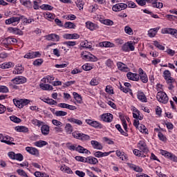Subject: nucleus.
<instances>
[{"label": "nucleus", "instance_id": "1", "mask_svg": "<svg viewBox=\"0 0 177 177\" xmlns=\"http://www.w3.org/2000/svg\"><path fill=\"white\" fill-rule=\"evenodd\" d=\"M72 136L75 138V139H78V140H82V142H87L88 140H91V136L84 133H80L79 131H73L72 133Z\"/></svg>", "mask_w": 177, "mask_h": 177}, {"label": "nucleus", "instance_id": "2", "mask_svg": "<svg viewBox=\"0 0 177 177\" xmlns=\"http://www.w3.org/2000/svg\"><path fill=\"white\" fill-rule=\"evenodd\" d=\"M24 16L23 15H18L17 17H11L10 18L6 19L5 21L6 24L10 25L12 24L13 26H17L19 23H20V20L24 19Z\"/></svg>", "mask_w": 177, "mask_h": 177}, {"label": "nucleus", "instance_id": "3", "mask_svg": "<svg viewBox=\"0 0 177 177\" xmlns=\"http://www.w3.org/2000/svg\"><path fill=\"white\" fill-rule=\"evenodd\" d=\"M30 102V100L28 99L13 100L14 104L19 109H23L24 106L29 104Z\"/></svg>", "mask_w": 177, "mask_h": 177}, {"label": "nucleus", "instance_id": "4", "mask_svg": "<svg viewBox=\"0 0 177 177\" xmlns=\"http://www.w3.org/2000/svg\"><path fill=\"white\" fill-rule=\"evenodd\" d=\"M157 100L160 102V103H163V104H167L168 103V95H167V93L162 91H159L157 93L156 95Z\"/></svg>", "mask_w": 177, "mask_h": 177}, {"label": "nucleus", "instance_id": "5", "mask_svg": "<svg viewBox=\"0 0 177 177\" xmlns=\"http://www.w3.org/2000/svg\"><path fill=\"white\" fill-rule=\"evenodd\" d=\"M86 122L88 124V125H90L93 128H97V129H102V128H103V124L97 121H93L91 119H87L86 120Z\"/></svg>", "mask_w": 177, "mask_h": 177}, {"label": "nucleus", "instance_id": "6", "mask_svg": "<svg viewBox=\"0 0 177 177\" xmlns=\"http://www.w3.org/2000/svg\"><path fill=\"white\" fill-rule=\"evenodd\" d=\"M128 8V6L124 3H119L118 4L114 5L112 7V10L113 12H121V10H125Z\"/></svg>", "mask_w": 177, "mask_h": 177}, {"label": "nucleus", "instance_id": "7", "mask_svg": "<svg viewBox=\"0 0 177 177\" xmlns=\"http://www.w3.org/2000/svg\"><path fill=\"white\" fill-rule=\"evenodd\" d=\"M138 73L139 78H140L142 82H143V84H147V82H149L147 74H146V73H145L143 69H142L141 68L138 69Z\"/></svg>", "mask_w": 177, "mask_h": 177}, {"label": "nucleus", "instance_id": "8", "mask_svg": "<svg viewBox=\"0 0 177 177\" xmlns=\"http://www.w3.org/2000/svg\"><path fill=\"white\" fill-rule=\"evenodd\" d=\"M8 157L11 158V160H17V161H23V156L21 153H15L13 151L8 153Z\"/></svg>", "mask_w": 177, "mask_h": 177}, {"label": "nucleus", "instance_id": "9", "mask_svg": "<svg viewBox=\"0 0 177 177\" xmlns=\"http://www.w3.org/2000/svg\"><path fill=\"white\" fill-rule=\"evenodd\" d=\"M41 57V53H39V51H31L30 53H26L24 55V58L25 59H35V57Z\"/></svg>", "mask_w": 177, "mask_h": 177}, {"label": "nucleus", "instance_id": "10", "mask_svg": "<svg viewBox=\"0 0 177 177\" xmlns=\"http://www.w3.org/2000/svg\"><path fill=\"white\" fill-rule=\"evenodd\" d=\"M138 147L142 151V153H148L149 148H147V145H146V142L143 140L139 141L138 144Z\"/></svg>", "mask_w": 177, "mask_h": 177}, {"label": "nucleus", "instance_id": "11", "mask_svg": "<svg viewBox=\"0 0 177 177\" xmlns=\"http://www.w3.org/2000/svg\"><path fill=\"white\" fill-rule=\"evenodd\" d=\"M161 32L162 34H170L171 35H174V37H176L177 30L171 28H165L162 29Z\"/></svg>", "mask_w": 177, "mask_h": 177}, {"label": "nucleus", "instance_id": "12", "mask_svg": "<svg viewBox=\"0 0 177 177\" xmlns=\"http://www.w3.org/2000/svg\"><path fill=\"white\" fill-rule=\"evenodd\" d=\"M47 41H53L54 42H59L60 41V37L56 34H50L46 36Z\"/></svg>", "mask_w": 177, "mask_h": 177}, {"label": "nucleus", "instance_id": "13", "mask_svg": "<svg viewBox=\"0 0 177 177\" xmlns=\"http://www.w3.org/2000/svg\"><path fill=\"white\" fill-rule=\"evenodd\" d=\"M26 150L32 156H39V151L35 147H26Z\"/></svg>", "mask_w": 177, "mask_h": 177}, {"label": "nucleus", "instance_id": "14", "mask_svg": "<svg viewBox=\"0 0 177 177\" xmlns=\"http://www.w3.org/2000/svg\"><path fill=\"white\" fill-rule=\"evenodd\" d=\"M101 119L104 122H111L113 121V114L111 113H104L101 115Z\"/></svg>", "mask_w": 177, "mask_h": 177}, {"label": "nucleus", "instance_id": "15", "mask_svg": "<svg viewBox=\"0 0 177 177\" xmlns=\"http://www.w3.org/2000/svg\"><path fill=\"white\" fill-rule=\"evenodd\" d=\"M63 38L64 39H78V38H80V35H78L77 33H65L63 35Z\"/></svg>", "mask_w": 177, "mask_h": 177}, {"label": "nucleus", "instance_id": "16", "mask_svg": "<svg viewBox=\"0 0 177 177\" xmlns=\"http://www.w3.org/2000/svg\"><path fill=\"white\" fill-rule=\"evenodd\" d=\"M86 27L88 30H91V31H93L94 30H97L99 28V26L91 21H87L86 22Z\"/></svg>", "mask_w": 177, "mask_h": 177}, {"label": "nucleus", "instance_id": "17", "mask_svg": "<svg viewBox=\"0 0 177 177\" xmlns=\"http://www.w3.org/2000/svg\"><path fill=\"white\" fill-rule=\"evenodd\" d=\"M91 145L92 147H93L95 150H102L103 149V145L100 144V142L96 141V140H91Z\"/></svg>", "mask_w": 177, "mask_h": 177}, {"label": "nucleus", "instance_id": "18", "mask_svg": "<svg viewBox=\"0 0 177 177\" xmlns=\"http://www.w3.org/2000/svg\"><path fill=\"white\" fill-rule=\"evenodd\" d=\"M113 151H109V152H102V151H95L94 153L95 157H97V158H102V157H107V156H109L111 153Z\"/></svg>", "mask_w": 177, "mask_h": 177}, {"label": "nucleus", "instance_id": "19", "mask_svg": "<svg viewBox=\"0 0 177 177\" xmlns=\"http://www.w3.org/2000/svg\"><path fill=\"white\" fill-rule=\"evenodd\" d=\"M117 67L120 71H124L125 73H128V71H129L128 66H127V65L122 62H118Z\"/></svg>", "mask_w": 177, "mask_h": 177}, {"label": "nucleus", "instance_id": "20", "mask_svg": "<svg viewBox=\"0 0 177 177\" xmlns=\"http://www.w3.org/2000/svg\"><path fill=\"white\" fill-rule=\"evenodd\" d=\"M24 72V68L21 65H18L15 67V70L12 71V74L19 75L23 74Z\"/></svg>", "mask_w": 177, "mask_h": 177}, {"label": "nucleus", "instance_id": "21", "mask_svg": "<svg viewBox=\"0 0 177 177\" xmlns=\"http://www.w3.org/2000/svg\"><path fill=\"white\" fill-rule=\"evenodd\" d=\"M41 131L42 135H44V136H46V135H49L50 127L48 126V124H41Z\"/></svg>", "mask_w": 177, "mask_h": 177}, {"label": "nucleus", "instance_id": "22", "mask_svg": "<svg viewBox=\"0 0 177 177\" xmlns=\"http://www.w3.org/2000/svg\"><path fill=\"white\" fill-rule=\"evenodd\" d=\"M127 77L129 80L131 81H139V75L137 73H132L131 72L127 74Z\"/></svg>", "mask_w": 177, "mask_h": 177}, {"label": "nucleus", "instance_id": "23", "mask_svg": "<svg viewBox=\"0 0 177 177\" xmlns=\"http://www.w3.org/2000/svg\"><path fill=\"white\" fill-rule=\"evenodd\" d=\"M137 97L138 100H140V102H142L144 103H146L147 102V98H146V95H145L144 92L138 91L137 94Z\"/></svg>", "mask_w": 177, "mask_h": 177}, {"label": "nucleus", "instance_id": "24", "mask_svg": "<svg viewBox=\"0 0 177 177\" xmlns=\"http://www.w3.org/2000/svg\"><path fill=\"white\" fill-rule=\"evenodd\" d=\"M8 31L15 34V35H23L24 34L23 31L17 28H8Z\"/></svg>", "mask_w": 177, "mask_h": 177}, {"label": "nucleus", "instance_id": "25", "mask_svg": "<svg viewBox=\"0 0 177 177\" xmlns=\"http://www.w3.org/2000/svg\"><path fill=\"white\" fill-rule=\"evenodd\" d=\"M20 3L25 6V8H28V9L32 8V3L30 0H20Z\"/></svg>", "mask_w": 177, "mask_h": 177}, {"label": "nucleus", "instance_id": "26", "mask_svg": "<svg viewBox=\"0 0 177 177\" xmlns=\"http://www.w3.org/2000/svg\"><path fill=\"white\" fill-rule=\"evenodd\" d=\"M99 46L101 48H114V44L109 41H102L99 44Z\"/></svg>", "mask_w": 177, "mask_h": 177}, {"label": "nucleus", "instance_id": "27", "mask_svg": "<svg viewBox=\"0 0 177 177\" xmlns=\"http://www.w3.org/2000/svg\"><path fill=\"white\" fill-rule=\"evenodd\" d=\"M77 151V153H85V154H88V153H89V154H91V151H89V150L84 148V147L81 146V145H78L76 147V151Z\"/></svg>", "mask_w": 177, "mask_h": 177}, {"label": "nucleus", "instance_id": "28", "mask_svg": "<svg viewBox=\"0 0 177 177\" xmlns=\"http://www.w3.org/2000/svg\"><path fill=\"white\" fill-rule=\"evenodd\" d=\"M88 164H92L93 165H95V164H97L99 162V160H97V158L92 156H89L86 158V162Z\"/></svg>", "mask_w": 177, "mask_h": 177}, {"label": "nucleus", "instance_id": "29", "mask_svg": "<svg viewBox=\"0 0 177 177\" xmlns=\"http://www.w3.org/2000/svg\"><path fill=\"white\" fill-rule=\"evenodd\" d=\"M158 30H160V28H151L148 31V35L150 37V38H153V37H156V34L158 32Z\"/></svg>", "mask_w": 177, "mask_h": 177}, {"label": "nucleus", "instance_id": "30", "mask_svg": "<svg viewBox=\"0 0 177 177\" xmlns=\"http://www.w3.org/2000/svg\"><path fill=\"white\" fill-rule=\"evenodd\" d=\"M12 140V137L9 136H3V139L1 140L2 143H6V145H15V143L10 142Z\"/></svg>", "mask_w": 177, "mask_h": 177}, {"label": "nucleus", "instance_id": "31", "mask_svg": "<svg viewBox=\"0 0 177 177\" xmlns=\"http://www.w3.org/2000/svg\"><path fill=\"white\" fill-rule=\"evenodd\" d=\"M42 102H44V103H47V104H50V105H56L57 104V102H56L53 99L50 98H40Z\"/></svg>", "mask_w": 177, "mask_h": 177}, {"label": "nucleus", "instance_id": "32", "mask_svg": "<svg viewBox=\"0 0 177 177\" xmlns=\"http://www.w3.org/2000/svg\"><path fill=\"white\" fill-rule=\"evenodd\" d=\"M128 166L131 169H133V171H135V172H142L143 169L140 168L139 166H136L132 163H129Z\"/></svg>", "mask_w": 177, "mask_h": 177}, {"label": "nucleus", "instance_id": "33", "mask_svg": "<svg viewBox=\"0 0 177 177\" xmlns=\"http://www.w3.org/2000/svg\"><path fill=\"white\" fill-rule=\"evenodd\" d=\"M115 153L116 156L119 157L122 161H125L127 160L128 158L127 157V155H125V153L121 152V151L120 150H117Z\"/></svg>", "mask_w": 177, "mask_h": 177}, {"label": "nucleus", "instance_id": "34", "mask_svg": "<svg viewBox=\"0 0 177 177\" xmlns=\"http://www.w3.org/2000/svg\"><path fill=\"white\" fill-rule=\"evenodd\" d=\"M14 66H15V64H13L11 62H4L0 65V68H3V69L10 68L13 67Z\"/></svg>", "mask_w": 177, "mask_h": 177}, {"label": "nucleus", "instance_id": "35", "mask_svg": "<svg viewBox=\"0 0 177 177\" xmlns=\"http://www.w3.org/2000/svg\"><path fill=\"white\" fill-rule=\"evenodd\" d=\"M39 86L42 91H52V89H53L51 85L44 83L40 84Z\"/></svg>", "mask_w": 177, "mask_h": 177}, {"label": "nucleus", "instance_id": "36", "mask_svg": "<svg viewBox=\"0 0 177 177\" xmlns=\"http://www.w3.org/2000/svg\"><path fill=\"white\" fill-rule=\"evenodd\" d=\"M68 121L69 122H71L72 124H76V125H79V126L82 125V120H79V119L71 118L68 119Z\"/></svg>", "mask_w": 177, "mask_h": 177}, {"label": "nucleus", "instance_id": "37", "mask_svg": "<svg viewBox=\"0 0 177 177\" xmlns=\"http://www.w3.org/2000/svg\"><path fill=\"white\" fill-rule=\"evenodd\" d=\"M163 77L165 81H169V80H174V77H171V72L169 70H165L163 72Z\"/></svg>", "mask_w": 177, "mask_h": 177}, {"label": "nucleus", "instance_id": "38", "mask_svg": "<svg viewBox=\"0 0 177 177\" xmlns=\"http://www.w3.org/2000/svg\"><path fill=\"white\" fill-rule=\"evenodd\" d=\"M65 131L68 135H71L73 133V126L70 123H67L65 126Z\"/></svg>", "mask_w": 177, "mask_h": 177}, {"label": "nucleus", "instance_id": "39", "mask_svg": "<svg viewBox=\"0 0 177 177\" xmlns=\"http://www.w3.org/2000/svg\"><path fill=\"white\" fill-rule=\"evenodd\" d=\"M48 145V142L44 140H39L34 142V145L37 147H44V146H46Z\"/></svg>", "mask_w": 177, "mask_h": 177}, {"label": "nucleus", "instance_id": "40", "mask_svg": "<svg viewBox=\"0 0 177 177\" xmlns=\"http://www.w3.org/2000/svg\"><path fill=\"white\" fill-rule=\"evenodd\" d=\"M166 82L169 85L168 89H169V91H172V89L175 88V86H174V84H175L176 82L175 79H170L166 81Z\"/></svg>", "mask_w": 177, "mask_h": 177}, {"label": "nucleus", "instance_id": "41", "mask_svg": "<svg viewBox=\"0 0 177 177\" xmlns=\"http://www.w3.org/2000/svg\"><path fill=\"white\" fill-rule=\"evenodd\" d=\"M17 132H28V128L24 126H17L15 127Z\"/></svg>", "mask_w": 177, "mask_h": 177}, {"label": "nucleus", "instance_id": "42", "mask_svg": "<svg viewBox=\"0 0 177 177\" xmlns=\"http://www.w3.org/2000/svg\"><path fill=\"white\" fill-rule=\"evenodd\" d=\"M73 97L78 103H82V97L76 92L73 93Z\"/></svg>", "mask_w": 177, "mask_h": 177}, {"label": "nucleus", "instance_id": "43", "mask_svg": "<svg viewBox=\"0 0 177 177\" xmlns=\"http://www.w3.org/2000/svg\"><path fill=\"white\" fill-rule=\"evenodd\" d=\"M60 169L62 171V172H65L66 174H73V170H71V169H70V167L64 165V166H62L60 167Z\"/></svg>", "mask_w": 177, "mask_h": 177}, {"label": "nucleus", "instance_id": "44", "mask_svg": "<svg viewBox=\"0 0 177 177\" xmlns=\"http://www.w3.org/2000/svg\"><path fill=\"white\" fill-rule=\"evenodd\" d=\"M40 9H41L42 10H53V7H52V6L49 4H42L40 6Z\"/></svg>", "mask_w": 177, "mask_h": 177}, {"label": "nucleus", "instance_id": "45", "mask_svg": "<svg viewBox=\"0 0 177 177\" xmlns=\"http://www.w3.org/2000/svg\"><path fill=\"white\" fill-rule=\"evenodd\" d=\"M66 147L67 149H68V150H71V151H76L77 149V144L73 145L71 144V142H67L66 143Z\"/></svg>", "mask_w": 177, "mask_h": 177}, {"label": "nucleus", "instance_id": "46", "mask_svg": "<svg viewBox=\"0 0 177 177\" xmlns=\"http://www.w3.org/2000/svg\"><path fill=\"white\" fill-rule=\"evenodd\" d=\"M137 129H138L140 132H142V133H147V129L146 128L145 125L140 124Z\"/></svg>", "mask_w": 177, "mask_h": 177}, {"label": "nucleus", "instance_id": "47", "mask_svg": "<svg viewBox=\"0 0 177 177\" xmlns=\"http://www.w3.org/2000/svg\"><path fill=\"white\" fill-rule=\"evenodd\" d=\"M115 128L118 129V131H119V132H120L121 135H123V136H128V133L124 131L122 128H121V125L116 124Z\"/></svg>", "mask_w": 177, "mask_h": 177}, {"label": "nucleus", "instance_id": "48", "mask_svg": "<svg viewBox=\"0 0 177 177\" xmlns=\"http://www.w3.org/2000/svg\"><path fill=\"white\" fill-rule=\"evenodd\" d=\"M99 84L100 82L98 77H94L90 82V85H91V86H96V85H99Z\"/></svg>", "mask_w": 177, "mask_h": 177}, {"label": "nucleus", "instance_id": "49", "mask_svg": "<svg viewBox=\"0 0 177 177\" xmlns=\"http://www.w3.org/2000/svg\"><path fill=\"white\" fill-rule=\"evenodd\" d=\"M54 114L56 115V117H64L67 115V112L63 111H57Z\"/></svg>", "mask_w": 177, "mask_h": 177}, {"label": "nucleus", "instance_id": "50", "mask_svg": "<svg viewBox=\"0 0 177 177\" xmlns=\"http://www.w3.org/2000/svg\"><path fill=\"white\" fill-rule=\"evenodd\" d=\"M64 28H75V24L73 22H66L64 25Z\"/></svg>", "mask_w": 177, "mask_h": 177}, {"label": "nucleus", "instance_id": "51", "mask_svg": "<svg viewBox=\"0 0 177 177\" xmlns=\"http://www.w3.org/2000/svg\"><path fill=\"white\" fill-rule=\"evenodd\" d=\"M10 121H12V122H15L16 124L21 122V119L16 117L15 115L10 116Z\"/></svg>", "mask_w": 177, "mask_h": 177}, {"label": "nucleus", "instance_id": "52", "mask_svg": "<svg viewBox=\"0 0 177 177\" xmlns=\"http://www.w3.org/2000/svg\"><path fill=\"white\" fill-rule=\"evenodd\" d=\"M39 5H41V0L34 1H33V9H35V10H38L40 8Z\"/></svg>", "mask_w": 177, "mask_h": 177}, {"label": "nucleus", "instance_id": "53", "mask_svg": "<svg viewBox=\"0 0 177 177\" xmlns=\"http://www.w3.org/2000/svg\"><path fill=\"white\" fill-rule=\"evenodd\" d=\"M32 123L33 125H35L36 127H41L44 124V122L41 120H38L37 119H33L32 120Z\"/></svg>", "mask_w": 177, "mask_h": 177}, {"label": "nucleus", "instance_id": "54", "mask_svg": "<svg viewBox=\"0 0 177 177\" xmlns=\"http://www.w3.org/2000/svg\"><path fill=\"white\" fill-rule=\"evenodd\" d=\"M105 91L106 93H109V95H113L114 94V90L113 89V87L111 86H106L105 88Z\"/></svg>", "mask_w": 177, "mask_h": 177}, {"label": "nucleus", "instance_id": "55", "mask_svg": "<svg viewBox=\"0 0 177 177\" xmlns=\"http://www.w3.org/2000/svg\"><path fill=\"white\" fill-rule=\"evenodd\" d=\"M153 45L158 48V49H160V50H164L165 49V47L157 41H153Z\"/></svg>", "mask_w": 177, "mask_h": 177}, {"label": "nucleus", "instance_id": "56", "mask_svg": "<svg viewBox=\"0 0 177 177\" xmlns=\"http://www.w3.org/2000/svg\"><path fill=\"white\" fill-rule=\"evenodd\" d=\"M23 23H26V24H31V23H34L35 21L34 19H27L24 17V19H21Z\"/></svg>", "mask_w": 177, "mask_h": 177}, {"label": "nucleus", "instance_id": "57", "mask_svg": "<svg viewBox=\"0 0 177 177\" xmlns=\"http://www.w3.org/2000/svg\"><path fill=\"white\" fill-rule=\"evenodd\" d=\"M9 88L6 86H0V93H8Z\"/></svg>", "mask_w": 177, "mask_h": 177}, {"label": "nucleus", "instance_id": "58", "mask_svg": "<svg viewBox=\"0 0 177 177\" xmlns=\"http://www.w3.org/2000/svg\"><path fill=\"white\" fill-rule=\"evenodd\" d=\"M17 172L18 174L20 175V176H23V177H28V175H27V173H26V171H24V170L23 169H17Z\"/></svg>", "mask_w": 177, "mask_h": 177}, {"label": "nucleus", "instance_id": "59", "mask_svg": "<svg viewBox=\"0 0 177 177\" xmlns=\"http://www.w3.org/2000/svg\"><path fill=\"white\" fill-rule=\"evenodd\" d=\"M163 6L164 5L162 4V3H160L158 1L153 3V8H157L158 9H161L162 8Z\"/></svg>", "mask_w": 177, "mask_h": 177}, {"label": "nucleus", "instance_id": "60", "mask_svg": "<svg viewBox=\"0 0 177 177\" xmlns=\"http://www.w3.org/2000/svg\"><path fill=\"white\" fill-rule=\"evenodd\" d=\"M124 31L126 34H129V35H132V34H133V30H132V28L128 26L124 27Z\"/></svg>", "mask_w": 177, "mask_h": 177}, {"label": "nucleus", "instance_id": "61", "mask_svg": "<svg viewBox=\"0 0 177 177\" xmlns=\"http://www.w3.org/2000/svg\"><path fill=\"white\" fill-rule=\"evenodd\" d=\"M76 6L79 8L80 10H81V9H84V1H81V0H77L76 2Z\"/></svg>", "mask_w": 177, "mask_h": 177}, {"label": "nucleus", "instance_id": "62", "mask_svg": "<svg viewBox=\"0 0 177 177\" xmlns=\"http://www.w3.org/2000/svg\"><path fill=\"white\" fill-rule=\"evenodd\" d=\"M52 124H53V125H55V127H63V123H62V122L57 120H52Z\"/></svg>", "mask_w": 177, "mask_h": 177}, {"label": "nucleus", "instance_id": "63", "mask_svg": "<svg viewBox=\"0 0 177 177\" xmlns=\"http://www.w3.org/2000/svg\"><path fill=\"white\" fill-rule=\"evenodd\" d=\"M82 48H86L90 49V48H92V46L88 43V41H82L80 44Z\"/></svg>", "mask_w": 177, "mask_h": 177}, {"label": "nucleus", "instance_id": "64", "mask_svg": "<svg viewBox=\"0 0 177 177\" xmlns=\"http://www.w3.org/2000/svg\"><path fill=\"white\" fill-rule=\"evenodd\" d=\"M64 44L70 48L71 46H75L77 45V41H65L64 42Z\"/></svg>", "mask_w": 177, "mask_h": 177}]
</instances>
